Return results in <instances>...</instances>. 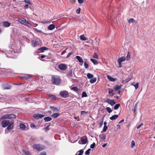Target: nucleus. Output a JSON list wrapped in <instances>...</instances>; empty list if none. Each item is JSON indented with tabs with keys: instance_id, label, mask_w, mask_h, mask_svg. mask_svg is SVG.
<instances>
[{
	"instance_id": "nucleus-31",
	"label": "nucleus",
	"mask_w": 155,
	"mask_h": 155,
	"mask_svg": "<svg viewBox=\"0 0 155 155\" xmlns=\"http://www.w3.org/2000/svg\"><path fill=\"white\" fill-rule=\"evenodd\" d=\"M49 96L52 99L56 100V96L54 95L50 94L49 95Z\"/></svg>"
},
{
	"instance_id": "nucleus-34",
	"label": "nucleus",
	"mask_w": 155,
	"mask_h": 155,
	"mask_svg": "<svg viewBox=\"0 0 155 155\" xmlns=\"http://www.w3.org/2000/svg\"><path fill=\"white\" fill-rule=\"evenodd\" d=\"M120 104H116L114 107V110H117V109L119 107H120Z\"/></svg>"
},
{
	"instance_id": "nucleus-30",
	"label": "nucleus",
	"mask_w": 155,
	"mask_h": 155,
	"mask_svg": "<svg viewBox=\"0 0 155 155\" xmlns=\"http://www.w3.org/2000/svg\"><path fill=\"white\" fill-rule=\"evenodd\" d=\"M80 39L82 40L85 41L86 40L87 38L84 35H82L80 36Z\"/></svg>"
},
{
	"instance_id": "nucleus-32",
	"label": "nucleus",
	"mask_w": 155,
	"mask_h": 155,
	"mask_svg": "<svg viewBox=\"0 0 155 155\" xmlns=\"http://www.w3.org/2000/svg\"><path fill=\"white\" fill-rule=\"evenodd\" d=\"M50 109H51L52 110H53L54 111H59V109L53 106L51 107H50Z\"/></svg>"
},
{
	"instance_id": "nucleus-35",
	"label": "nucleus",
	"mask_w": 155,
	"mask_h": 155,
	"mask_svg": "<svg viewBox=\"0 0 155 155\" xmlns=\"http://www.w3.org/2000/svg\"><path fill=\"white\" fill-rule=\"evenodd\" d=\"M48 49V48L45 47H42L38 49L39 50H46Z\"/></svg>"
},
{
	"instance_id": "nucleus-2",
	"label": "nucleus",
	"mask_w": 155,
	"mask_h": 155,
	"mask_svg": "<svg viewBox=\"0 0 155 155\" xmlns=\"http://www.w3.org/2000/svg\"><path fill=\"white\" fill-rule=\"evenodd\" d=\"M40 39L37 38H35L34 39L31 41V45L34 47H36L37 46L39 45L40 43Z\"/></svg>"
},
{
	"instance_id": "nucleus-49",
	"label": "nucleus",
	"mask_w": 155,
	"mask_h": 155,
	"mask_svg": "<svg viewBox=\"0 0 155 155\" xmlns=\"http://www.w3.org/2000/svg\"><path fill=\"white\" fill-rule=\"evenodd\" d=\"M87 111H81V114L82 115H83L87 114Z\"/></svg>"
},
{
	"instance_id": "nucleus-57",
	"label": "nucleus",
	"mask_w": 155,
	"mask_h": 155,
	"mask_svg": "<svg viewBox=\"0 0 155 155\" xmlns=\"http://www.w3.org/2000/svg\"><path fill=\"white\" fill-rule=\"evenodd\" d=\"M137 105H135V106H134V108L133 109V110L134 111V112H135L136 110H137Z\"/></svg>"
},
{
	"instance_id": "nucleus-14",
	"label": "nucleus",
	"mask_w": 155,
	"mask_h": 155,
	"mask_svg": "<svg viewBox=\"0 0 155 155\" xmlns=\"http://www.w3.org/2000/svg\"><path fill=\"white\" fill-rule=\"evenodd\" d=\"M2 24L3 27L6 28L8 27L11 25V23L8 21H3L2 22Z\"/></svg>"
},
{
	"instance_id": "nucleus-16",
	"label": "nucleus",
	"mask_w": 155,
	"mask_h": 155,
	"mask_svg": "<svg viewBox=\"0 0 155 155\" xmlns=\"http://www.w3.org/2000/svg\"><path fill=\"white\" fill-rule=\"evenodd\" d=\"M107 78L109 81L112 82H115L117 79L116 78H114L109 75H107Z\"/></svg>"
},
{
	"instance_id": "nucleus-58",
	"label": "nucleus",
	"mask_w": 155,
	"mask_h": 155,
	"mask_svg": "<svg viewBox=\"0 0 155 155\" xmlns=\"http://www.w3.org/2000/svg\"><path fill=\"white\" fill-rule=\"evenodd\" d=\"M30 127L31 128L33 129L35 127V126L34 124H31L30 125Z\"/></svg>"
},
{
	"instance_id": "nucleus-25",
	"label": "nucleus",
	"mask_w": 155,
	"mask_h": 155,
	"mask_svg": "<svg viewBox=\"0 0 155 155\" xmlns=\"http://www.w3.org/2000/svg\"><path fill=\"white\" fill-rule=\"evenodd\" d=\"M97 80V78H92L90 81L89 82L91 84H93Z\"/></svg>"
},
{
	"instance_id": "nucleus-21",
	"label": "nucleus",
	"mask_w": 155,
	"mask_h": 155,
	"mask_svg": "<svg viewBox=\"0 0 155 155\" xmlns=\"http://www.w3.org/2000/svg\"><path fill=\"white\" fill-rule=\"evenodd\" d=\"M99 137L102 140L104 141V142L105 141V140L106 138V136L105 135L103 134H101L100 135Z\"/></svg>"
},
{
	"instance_id": "nucleus-15",
	"label": "nucleus",
	"mask_w": 155,
	"mask_h": 155,
	"mask_svg": "<svg viewBox=\"0 0 155 155\" xmlns=\"http://www.w3.org/2000/svg\"><path fill=\"white\" fill-rule=\"evenodd\" d=\"M125 60H126V59L125 57H121L118 59L117 61V62H120L121 63L122 62L125 61Z\"/></svg>"
},
{
	"instance_id": "nucleus-17",
	"label": "nucleus",
	"mask_w": 155,
	"mask_h": 155,
	"mask_svg": "<svg viewBox=\"0 0 155 155\" xmlns=\"http://www.w3.org/2000/svg\"><path fill=\"white\" fill-rule=\"evenodd\" d=\"M55 28V25L54 24H51L48 27V30H52Z\"/></svg>"
},
{
	"instance_id": "nucleus-60",
	"label": "nucleus",
	"mask_w": 155,
	"mask_h": 155,
	"mask_svg": "<svg viewBox=\"0 0 155 155\" xmlns=\"http://www.w3.org/2000/svg\"><path fill=\"white\" fill-rule=\"evenodd\" d=\"M119 64L118 67L119 68L122 67L121 63L120 62H117Z\"/></svg>"
},
{
	"instance_id": "nucleus-39",
	"label": "nucleus",
	"mask_w": 155,
	"mask_h": 155,
	"mask_svg": "<svg viewBox=\"0 0 155 155\" xmlns=\"http://www.w3.org/2000/svg\"><path fill=\"white\" fill-rule=\"evenodd\" d=\"M51 20H49V21H44L41 22V23H43V24H48V23H51Z\"/></svg>"
},
{
	"instance_id": "nucleus-19",
	"label": "nucleus",
	"mask_w": 155,
	"mask_h": 155,
	"mask_svg": "<svg viewBox=\"0 0 155 155\" xmlns=\"http://www.w3.org/2000/svg\"><path fill=\"white\" fill-rule=\"evenodd\" d=\"M20 128L21 130H24L26 126L24 124L22 123H21L19 125Z\"/></svg>"
},
{
	"instance_id": "nucleus-63",
	"label": "nucleus",
	"mask_w": 155,
	"mask_h": 155,
	"mask_svg": "<svg viewBox=\"0 0 155 155\" xmlns=\"http://www.w3.org/2000/svg\"><path fill=\"white\" fill-rule=\"evenodd\" d=\"M78 3L80 4H82L83 3V0H78Z\"/></svg>"
},
{
	"instance_id": "nucleus-59",
	"label": "nucleus",
	"mask_w": 155,
	"mask_h": 155,
	"mask_svg": "<svg viewBox=\"0 0 155 155\" xmlns=\"http://www.w3.org/2000/svg\"><path fill=\"white\" fill-rule=\"evenodd\" d=\"M104 117H103V119H102V121L101 123H100L99 124V125H100V127H101L103 125V120H104Z\"/></svg>"
},
{
	"instance_id": "nucleus-27",
	"label": "nucleus",
	"mask_w": 155,
	"mask_h": 155,
	"mask_svg": "<svg viewBox=\"0 0 155 155\" xmlns=\"http://www.w3.org/2000/svg\"><path fill=\"white\" fill-rule=\"evenodd\" d=\"M11 87V86L8 84H5L3 86V88L4 89H9Z\"/></svg>"
},
{
	"instance_id": "nucleus-6",
	"label": "nucleus",
	"mask_w": 155,
	"mask_h": 155,
	"mask_svg": "<svg viewBox=\"0 0 155 155\" xmlns=\"http://www.w3.org/2000/svg\"><path fill=\"white\" fill-rule=\"evenodd\" d=\"M33 148L38 151L42 150L44 148L43 146H41L39 144H34L33 145Z\"/></svg>"
},
{
	"instance_id": "nucleus-37",
	"label": "nucleus",
	"mask_w": 155,
	"mask_h": 155,
	"mask_svg": "<svg viewBox=\"0 0 155 155\" xmlns=\"http://www.w3.org/2000/svg\"><path fill=\"white\" fill-rule=\"evenodd\" d=\"M106 110L109 113H111L112 111L111 108L109 107H107L106 108Z\"/></svg>"
},
{
	"instance_id": "nucleus-47",
	"label": "nucleus",
	"mask_w": 155,
	"mask_h": 155,
	"mask_svg": "<svg viewBox=\"0 0 155 155\" xmlns=\"http://www.w3.org/2000/svg\"><path fill=\"white\" fill-rule=\"evenodd\" d=\"M78 152H79V153H78V154H80V155H82L84 153V151L82 149H81L79 150Z\"/></svg>"
},
{
	"instance_id": "nucleus-56",
	"label": "nucleus",
	"mask_w": 155,
	"mask_h": 155,
	"mask_svg": "<svg viewBox=\"0 0 155 155\" xmlns=\"http://www.w3.org/2000/svg\"><path fill=\"white\" fill-rule=\"evenodd\" d=\"M8 53L9 54H13V49L12 48H11V49L10 50V51H8Z\"/></svg>"
},
{
	"instance_id": "nucleus-43",
	"label": "nucleus",
	"mask_w": 155,
	"mask_h": 155,
	"mask_svg": "<svg viewBox=\"0 0 155 155\" xmlns=\"http://www.w3.org/2000/svg\"><path fill=\"white\" fill-rule=\"evenodd\" d=\"M84 65L85 68H86L87 69L88 68L89 66L88 64H87L86 61L84 62Z\"/></svg>"
},
{
	"instance_id": "nucleus-46",
	"label": "nucleus",
	"mask_w": 155,
	"mask_h": 155,
	"mask_svg": "<svg viewBox=\"0 0 155 155\" xmlns=\"http://www.w3.org/2000/svg\"><path fill=\"white\" fill-rule=\"evenodd\" d=\"M50 126V125H48V126H46V127L45 128V131L46 132H47L49 130V127Z\"/></svg>"
},
{
	"instance_id": "nucleus-24",
	"label": "nucleus",
	"mask_w": 155,
	"mask_h": 155,
	"mask_svg": "<svg viewBox=\"0 0 155 155\" xmlns=\"http://www.w3.org/2000/svg\"><path fill=\"white\" fill-rule=\"evenodd\" d=\"M67 76L68 77H71L72 76V70L71 69H70L68 71L67 74Z\"/></svg>"
},
{
	"instance_id": "nucleus-11",
	"label": "nucleus",
	"mask_w": 155,
	"mask_h": 155,
	"mask_svg": "<svg viewBox=\"0 0 155 155\" xmlns=\"http://www.w3.org/2000/svg\"><path fill=\"white\" fill-rule=\"evenodd\" d=\"M104 102H106L108 104H110L111 106H113L116 103L113 100H112L110 99H107L104 101Z\"/></svg>"
},
{
	"instance_id": "nucleus-5",
	"label": "nucleus",
	"mask_w": 155,
	"mask_h": 155,
	"mask_svg": "<svg viewBox=\"0 0 155 155\" xmlns=\"http://www.w3.org/2000/svg\"><path fill=\"white\" fill-rule=\"evenodd\" d=\"M16 117V115L14 114H10L5 115L2 116L1 119H15Z\"/></svg>"
},
{
	"instance_id": "nucleus-1",
	"label": "nucleus",
	"mask_w": 155,
	"mask_h": 155,
	"mask_svg": "<svg viewBox=\"0 0 155 155\" xmlns=\"http://www.w3.org/2000/svg\"><path fill=\"white\" fill-rule=\"evenodd\" d=\"M51 80L53 84L56 85H58L61 83V80L58 75H53L51 77Z\"/></svg>"
},
{
	"instance_id": "nucleus-20",
	"label": "nucleus",
	"mask_w": 155,
	"mask_h": 155,
	"mask_svg": "<svg viewBox=\"0 0 155 155\" xmlns=\"http://www.w3.org/2000/svg\"><path fill=\"white\" fill-rule=\"evenodd\" d=\"M76 58L78 60L79 62L81 63L83 62L84 61L82 58L80 56H77L76 57Z\"/></svg>"
},
{
	"instance_id": "nucleus-10",
	"label": "nucleus",
	"mask_w": 155,
	"mask_h": 155,
	"mask_svg": "<svg viewBox=\"0 0 155 155\" xmlns=\"http://www.w3.org/2000/svg\"><path fill=\"white\" fill-rule=\"evenodd\" d=\"M45 115L41 114H36L33 115V117L35 119H41L44 117Z\"/></svg>"
},
{
	"instance_id": "nucleus-55",
	"label": "nucleus",
	"mask_w": 155,
	"mask_h": 155,
	"mask_svg": "<svg viewBox=\"0 0 155 155\" xmlns=\"http://www.w3.org/2000/svg\"><path fill=\"white\" fill-rule=\"evenodd\" d=\"M80 10H81V9L80 8H78V9H77L76 12L77 14H79L80 13Z\"/></svg>"
},
{
	"instance_id": "nucleus-45",
	"label": "nucleus",
	"mask_w": 155,
	"mask_h": 155,
	"mask_svg": "<svg viewBox=\"0 0 155 155\" xmlns=\"http://www.w3.org/2000/svg\"><path fill=\"white\" fill-rule=\"evenodd\" d=\"M92 57L94 58L98 59V56L96 53H95L94 55Z\"/></svg>"
},
{
	"instance_id": "nucleus-62",
	"label": "nucleus",
	"mask_w": 155,
	"mask_h": 155,
	"mask_svg": "<svg viewBox=\"0 0 155 155\" xmlns=\"http://www.w3.org/2000/svg\"><path fill=\"white\" fill-rule=\"evenodd\" d=\"M143 125V124L142 123L139 125L137 126V129H139L140 127Z\"/></svg>"
},
{
	"instance_id": "nucleus-9",
	"label": "nucleus",
	"mask_w": 155,
	"mask_h": 155,
	"mask_svg": "<svg viewBox=\"0 0 155 155\" xmlns=\"http://www.w3.org/2000/svg\"><path fill=\"white\" fill-rule=\"evenodd\" d=\"M9 124L10 122L8 120H4L1 123L2 126L4 128L6 127Z\"/></svg>"
},
{
	"instance_id": "nucleus-26",
	"label": "nucleus",
	"mask_w": 155,
	"mask_h": 155,
	"mask_svg": "<svg viewBox=\"0 0 155 155\" xmlns=\"http://www.w3.org/2000/svg\"><path fill=\"white\" fill-rule=\"evenodd\" d=\"M44 120L45 121L48 122L51 121L52 118L50 117H47L44 118Z\"/></svg>"
},
{
	"instance_id": "nucleus-18",
	"label": "nucleus",
	"mask_w": 155,
	"mask_h": 155,
	"mask_svg": "<svg viewBox=\"0 0 155 155\" xmlns=\"http://www.w3.org/2000/svg\"><path fill=\"white\" fill-rule=\"evenodd\" d=\"M118 117V115L117 114H115L110 118V119L111 120H114L116 119Z\"/></svg>"
},
{
	"instance_id": "nucleus-36",
	"label": "nucleus",
	"mask_w": 155,
	"mask_h": 155,
	"mask_svg": "<svg viewBox=\"0 0 155 155\" xmlns=\"http://www.w3.org/2000/svg\"><path fill=\"white\" fill-rule=\"evenodd\" d=\"M71 90H74L75 91H77L78 90V88L76 87H73L72 88H71Z\"/></svg>"
},
{
	"instance_id": "nucleus-44",
	"label": "nucleus",
	"mask_w": 155,
	"mask_h": 155,
	"mask_svg": "<svg viewBox=\"0 0 155 155\" xmlns=\"http://www.w3.org/2000/svg\"><path fill=\"white\" fill-rule=\"evenodd\" d=\"M135 21V20L133 18H130L128 22L129 23L133 22Z\"/></svg>"
},
{
	"instance_id": "nucleus-64",
	"label": "nucleus",
	"mask_w": 155,
	"mask_h": 155,
	"mask_svg": "<svg viewBox=\"0 0 155 155\" xmlns=\"http://www.w3.org/2000/svg\"><path fill=\"white\" fill-rule=\"evenodd\" d=\"M40 155H46V154L45 153V152H43L42 153H41Z\"/></svg>"
},
{
	"instance_id": "nucleus-54",
	"label": "nucleus",
	"mask_w": 155,
	"mask_h": 155,
	"mask_svg": "<svg viewBox=\"0 0 155 155\" xmlns=\"http://www.w3.org/2000/svg\"><path fill=\"white\" fill-rule=\"evenodd\" d=\"M73 54L72 52H70L69 53H68V54H67V55L66 58H69V56H70V55H71V54Z\"/></svg>"
},
{
	"instance_id": "nucleus-33",
	"label": "nucleus",
	"mask_w": 155,
	"mask_h": 155,
	"mask_svg": "<svg viewBox=\"0 0 155 155\" xmlns=\"http://www.w3.org/2000/svg\"><path fill=\"white\" fill-rule=\"evenodd\" d=\"M126 59L127 60H129L130 59V55L129 52H128L127 55L126 57Z\"/></svg>"
},
{
	"instance_id": "nucleus-53",
	"label": "nucleus",
	"mask_w": 155,
	"mask_h": 155,
	"mask_svg": "<svg viewBox=\"0 0 155 155\" xmlns=\"http://www.w3.org/2000/svg\"><path fill=\"white\" fill-rule=\"evenodd\" d=\"M113 90H110L108 91V93L109 94H112V96H113V95H114V93H113Z\"/></svg>"
},
{
	"instance_id": "nucleus-61",
	"label": "nucleus",
	"mask_w": 155,
	"mask_h": 155,
	"mask_svg": "<svg viewBox=\"0 0 155 155\" xmlns=\"http://www.w3.org/2000/svg\"><path fill=\"white\" fill-rule=\"evenodd\" d=\"M24 8L25 9H27L28 8V4H26L24 6Z\"/></svg>"
},
{
	"instance_id": "nucleus-48",
	"label": "nucleus",
	"mask_w": 155,
	"mask_h": 155,
	"mask_svg": "<svg viewBox=\"0 0 155 155\" xmlns=\"http://www.w3.org/2000/svg\"><path fill=\"white\" fill-rule=\"evenodd\" d=\"M95 146V143L94 142L92 144H91L90 146V148L92 149L94 148Z\"/></svg>"
},
{
	"instance_id": "nucleus-38",
	"label": "nucleus",
	"mask_w": 155,
	"mask_h": 155,
	"mask_svg": "<svg viewBox=\"0 0 155 155\" xmlns=\"http://www.w3.org/2000/svg\"><path fill=\"white\" fill-rule=\"evenodd\" d=\"M87 95L86 93L85 92H83L82 93V97H87Z\"/></svg>"
},
{
	"instance_id": "nucleus-51",
	"label": "nucleus",
	"mask_w": 155,
	"mask_h": 155,
	"mask_svg": "<svg viewBox=\"0 0 155 155\" xmlns=\"http://www.w3.org/2000/svg\"><path fill=\"white\" fill-rule=\"evenodd\" d=\"M135 144V143H134V141L132 140L131 142V147L132 148L134 146Z\"/></svg>"
},
{
	"instance_id": "nucleus-29",
	"label": "nucleus",
	"mask_w": 155,
	"mask_h": 155,
	"mask_svg": "<svg viewBox=\"0 0 155 155\" xmlns=\"http://www.w3.org/2000/svg\"><path fill=\"white\" fill-rule=\"evenodd\" d=\"M87 76L88 79H91L93 77L94 75L92 74L88 73L87 74Z\"/></svg>"
},
{
	"instance_id": "nucleus-13",
	"label": "nucleus",
	"mask_w": 155,
	"mask_h": 155,
	"mask_svg": "<svg viewBox=\"0 0 155 155\" xmlns=\"http://www.w3.org/2000/svg\"><path fill=\"white\" fill-rule=\"evenodd\" d=\"M87 141V139H82L78 141V143L81 144H86Z\"/></svg>"
},
{
	"instance_id": "nucleus-4",
	"label": "nucleus",
	"mask_w": 155,
	"mask_h": 155,
	"mask_svg": "<svg viewBox=\"0 0 155 155\" xmlns=\"http://www.w3.org/2000/svg\"><path fill=\"white\" fill-rule=\"evenodd\" d=\"M18 21L21 24L30 27L31 26V24L26 19H25L24 18H19L18 19Z\"/></svg>"
},
{
	"instance_id": "nucleus-23",
	"label": "nucleus",
	"mask_w": 155,
	"mask_h": 155,
	"mask_svg": "<svg viewBox=\"0 0 155 155\" xmlns=\"http://www.w3.org/2000/svg\"><path fill=\"white\" fill-rule=\"evenodd\" d=\"M121 85H117L116 86L114 87V89L116 91H118L121 89Z\"/></svg>"
},
{
	"instance_id": "nucleus-12",
	"label": "nucleus",
	"mask_w": 155,
	"mask_h": 155,
	"mask_svg": "<svg viewBox=\"0 0 155 155\" xmlns=\"http://www.w3.org/2000/svg\"><path fill=\"white\" fill-rule=\"evenodd\" d=\"M58 68L60 70L64 71L66 69L67 66L64 64H61L58 65Z\"/></svg>"
},
{
	"instance_id": "nucleus-3",
	"label": "nucleus",
	"mask_w": 155,
	"mask_h": 155,
	"mask_svg": "<svg viewBox=\"0 0 155 155\" xmlns=\"http://www.w3.org/2000/svg\"><path fill=\"white\" fill-rule=\"evenodd\" d=\"M8 127L5 131V134H8L10 132V131L13 129L14 127V122L12 121L8 126Z\"/></svg>"
},
{
	"instance_id": "nucleus-8",
	"label": "nucleus",
	"mask_w": 155,
	"mask_h": 155,
	"mask_svg": "<svg viewBox=\"0 0 155 155\" xmlns=\"http://www.w3.org/2000/svg\"><path fill=\"white\" fill-rule=\"evenodd\" d=\"M60 95L61 97L64 98L69 97L68 92L66 91H61L60 93Z\"/></svg>"
},
{
	"instance_id": "nucleus-28",
	"label": "nucleus",
	"mask_w": 155,
	"mask_h": 155,
	"mask_svg": "<svg viewBox=\"0 0 155 155\" xmlns=\"http://www.w3.org/2000/svg\"><path fill=\"white\" fill-rule=\"evenodd\" d=\"M91 61L94 64L97 65L98 64V63L97 61L94 59L91 58Z\"/></svg>"
},
{
	"instance_id": "nucleus-50",
	"label": "nucleus",
	"mask_w": 155,
	"mask_h": 155,
	"mask_svg": "<svg viewBox=\"0 0 155 155\" xmlns=\"http://www.w3.org/2000/svg\"><path fill=\"white\" fill-rule=\"evenodd\" d=\"M134 86L135 87V89H137L139 87L138 83H137L135 84V85H134Z\"/></svg>"
},
{
	"instance_id": "nucleus-40",
	"label": "nucleus",
	"mask_w": 155,
	"mask_h": 155,
	"mask_svg": "<svg viewBox=\"0 0 155 155\" xmlns=\"http://www.w3.org/2000/svg\"><path fill=\"white\" fill-rule=\"evenodd\" d=\"M91 149H89L86 151L85 152V154L87 155H88L90 153V151H91Z\"/></svg>"
},
{
	"instance_id": "nucleus-7",
	"label": "nucleus",
	"mask_w": 155,
	"mask_h": 155,
	"mask_svg": "<svg viewBox=\"0 0 155 155\" xmlns=\"http://www.w3.org/2000/svg\"><path fill=\"white\" fill-rule=\"evenodd\" d=\"M20 77L23 79L28 80L32 77V76L31 74H21Z\"/></svg>"
},
{
	"instance_id": "nucleus-42",
	"label": "nucleus",
	"mask_w": 155,
	"mask_h": 155,
	"mask_svg": "<svg viewBox=\"0 0 155 155\" xmlns=\"http://www.w3.org/2000/svg\"><path fill=\"white\" fill-rule=\"evenodd\" d=\"M23 152L25 155H31L30 153L26 150H24Z\"/></svg>"
},
{
	"instance_id": "nucleus-52",
	"label": "nucleus",
	"mask_w": 155,
	"mask_h": 155,
	"mask_svg": "<svg viewBox=\"0 0 155 155\" xmlns=\"http://www.w3.org/2000/svg\"><path fill=\"white\" fill-rule=\"evenodd\" d=\"M24 2L25 3L28 4H31L30 1L29 0H24Z\"/></svg>"
},
{
	"instance_id": "nucleus-22",
	"label": "nucleus",
	"mask_w": 155,
	"mask_h": 155,
	"mask_svg": "<svg viewBox=\"0 0 155 155\" xmlns=\"http://www.w3.org/2000/svg\"><path fill=\"white\" fill-rule=\"evenodd\" d=\"M60 115V114L58 113H55L53 114L51 116L54 118H56L59 117Z\"/></svg>"
},
{
	"instance_id": "nucleus-41",
	"label": "nucleus",
	"mask_w": 155,
	"mask_h": 155,
	"mask_svg": "<svg viewBox=\"0 0 155 155\" xmlns=\"http://www.w3.org/2000/svg\"><path fill=\"white\" fill-rule=\"evenodd\" d=\"M107 127L106 126H104L103 129L102 131H101V133H103V132H105L106 131V130L107 129Z\"/></svg>"
}]
</instances>
